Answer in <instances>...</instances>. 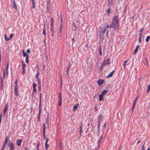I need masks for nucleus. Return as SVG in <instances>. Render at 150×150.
Masks as SVG:
<instances>
[{"instance_id":"f257e3e1","label":"nucleus","mask_w":150,"mask_h":150,"mask_svg":"<svg viewBox=\"0 0 150 150\" xmlns=\"http://www.w3.org/2000/svg\"><path fill=\"white\" fill-rule=\"evenodd\" d=\"M119 23L118 16L116 15L114 17L112 22L110 24V28H113L114 30H118L120 26Z\"/></svg>"},{"instance_id":"f03ea898","label":"nucleus","mask_w":150,"mask_h":150,"mask_svg":"<svg viewBox=\"0 0 150 150\" xmlns=\"http://www.w3.org/2000/svg\"><path fill=\"white\" fill-rule=\"evenodd\" d=\"M110 63V59H108L107 60L105 61V62L103 63L101 65V70H102L103 69L105 65H108Z\"/></svg>"},{"instance_id":"7ed1b4c3","label":"nucleus","mask_w":150,"mask_h":150,"mask_svg":"<svg viewBox=\"0 0 150 150\" xmlns=\"http://www.w3.org/2000/svg\"><path fill=\"white\" fill-rule=\"evenodd\" d=\"M18 80H17L15 82V86L14 88V94L15 95L17 96H18L19 94L18 92V86H17Z\"/></svg>"},{"instance_id":"20e7f679","label":"nucleus","mask_w":150,"mask_h":150,"mask_svg":"<svg viewBox=\"0 0 150 150\" xmlns=\"http://www.w3.org/2000/svg\"><path fill=\"white\" fill-rule=\"evenodd\" d=\"M99 119H98V132H99L100 131V122L101 121L102 116L101 115H100L99 116Z\"/></svg>"},{"instance_id":"39448f33","label":"nucleus","mask_w":150,"mask_h":150,"mask_svg":"<svg viewBox=\"0 0 150 150\" xmlns=\"http://www.w3.org/2000/svg\"><path fill=\"white\" fill-rule=\"evenodd\" d=\"M8 145L10 147L9 150H15L14 144L13 142H9L8 144Z\"/></svg>"},{"instance_id":"423d86ee","label":"nucleus","mask_w":150,"mask_h":150,"mask_svg":"<svg viewBox=\"0 0 150 150\" xmlns=\"http://www.w3.org/2000/svg\"><path fill=\"white\" fill-rule=\"evenodd\" d=\"M61 19V22L60 23V28H59V32L60 33H61L62 32L63 30V19L62 17L60 18Z\"/></svg>"},{"instance_id":"0eeeda50","label":"nucleus","mask_w":150,"mask_h":150,"mask_svg":"<svg viewBox=\"0 0 150 150\" xmlns=\"http://www.w3.org/2000/svg\"><path fill=\"white\" fill-rule=\"evenodd\" d=\"M103 135H101L100 137L98 139V147H99L100 146V143L101 142V141L102 140V139H103Z\"/></svg>"},{"instance_id":"6e6552de","label":"nucleus","mask_w":150,"mask_h":150,"mask_svg":"<svg viewBox=\"0 0 150 150\" xmlns=\"http://www.w3.org/2000/svg\"><path fill=\"white\" fill-rule=\"evenodd\" d=\"M22 141V139H17L16 140V143L18 146H20L21 145V143Z\"/></svg>"},{"instance_id":"1a4fd4ad","label":"nucleus","mask_w":150,"mask_h":150,"mask_svg":"<svg viewBox=\"0 0 150 150\" xmlns=\"http://www.w3.org/2000/svg\"><path fill=\"white\" fill-rule=\"evenodd\" d=\"M104 82V81L102 79L99 80L97 81V83L98 85H101Z\"/></svg>"},{"instance_id":"9d476101","label":"nucleus","mask_w":150,"mask_h":150,"mask_svg":"<svg viewBox=\"0 0 150 150\" xmlns=\"http://www.w3.org/2000/svg\"><path fill=\"white\" fill-rule=\"evenodd\" d=\"M139 97H137V98L136 99H135L134 100V103H133V106H132V111H133L135 107V105H136V101H137V99Z\"/></svg>"},{"instance_id":"9b49d317","label":"nucleus","mask_w":150,"mask_h":150,"mask_svg":"<svg viewBox=\"0 0 150 150\" xmlns=\"http://www.w3.org/2000/svg\"><path fill=\"white\" fill-rule=\"evenodd\" d=\"M79 133L80 135H81V134L83 130V125L82 123L81 124V125H80L79 127Z\"/></svg>"},{"instance_id":"f8f14e48","label":"nucleus","mask_w":150,"mask_h":150,"mask_svg":"<svg viewBox=\"0 0 150 150\" xmlns=\"http://www.w3.org/2000/svg\"><path fill=\"white\" fill-rule=\"evenodd\" d=\"M115 72V71L114 70H113L112 71V72H111L109 75H108L107 76L106 78H110L112 77L114 74V73Z\"/></svg>"},{"instance_id":"ddd939ff","label":"nucleus","mask_w":150,"mask_h":150,"mask_svg":"<svg viewBox=\"0 0 150 150\" xmlns=\"http://www.w3.org/2000/svg\"><path fill=\"white\" fill-rule=\"evenodd\" d=\"M48 141V139L46 138V140L45 142V149L46 150H47V148L49 147V144H47Z\"/></svg>"},{"instance_id":"4468645a","label":"nucleus","mask_w":150,"mask_h":150,"mask_svg":"<svg viewBox=\"0 0 150 150\" xmlns=\"http://www.w3.org/2000/svg\"><path fill=\"white\" fill-rule=\"evenodd\" d=\"M109 92V91L107 90H105L104 91H103L102 92V93L101 94V95L103 96H104L106 94Z\"/></svg>"},{"instance_id":"2eb2a0df","label":"nucleus","mask_w":150,"mask_h":150,"mask_svg":"<svg viewBox=\"0 0 150 150\" xmlns=\"http://www.w3.org/2000/svg\"><path fill=\"white\" fill-rule=\"evenodd\" d=\"M36 84L34 83L33 84V91H37L36 89Z\"/></svg>"},{"instance_id":"dca6fc26","label":"nucleus","mask_w":150,"mask_h":150,"mask_svg":"<svg viewBox=\"0 0 150 150\" xmlns=\"http://www.w3.org/2000/svg\"><path fill=\"white\" fill-rule=\"evenodd\" d=\"M79 105V104H77L76 105H74L73 107V110L74 111H75L77 109Z\"/></svg>"},{"instance_id":"f3484780","label":"nucleus","mask_w":150,"mask_h":150,"mask_svg":"<svg viewBox=\"0 0 150 150\" xmlns=\"http://www.w3.org/2000/svg\"><path fill=\"white\" fill-rule=\"evenodd\" d=\"M108 122H105L103 127V131H104L106 129V126L107 125V124H108Z\"/></svg>"},{"instance_id":"a211bd4d","label":"nucleus","mask_w":150,"mask_h":150,"mask_svg":"<svg viewBox=\"0 0 150 150\" xmlns=\"http://www.w3.org/2000/svg\"><path fill=\"white\" fill-rule=\"evenodd\" d=\"M13 7L15 9H16V10H17V8L16 6V2L15 0H14L13 1Z\"/></svg>"},{"instance_id":"6ab92c4d","label":"nucleus","mask_w":150,"mask_h":150,"mask_svg":"<svg viewBox=\"0 0 150 150\" xmlns=\"http://www.w3.org/2000/svg\"><path fill=\"white\" fill-rule=\"evenodd\" d=\"M8 108L6 106H5V108L3 111V114L5 115L6 114V112H7Z\"/></svg>"},{"instance_id":"aec40b11","label":"nucleus","mask_w":150,"mask_h":150,"mask_svg":"<svg viewBox=\"0 0 150 150\" xmlns=\"http://www.w3.org/2000/svg\"><path fill=\"white\" fill-rule=\"evenodd\" d=\"M26 66V64L24 63V61H23L22 65V69L25 70V68Z\"/></svg>"},{"instance_id":"412c9836","label":"nucleus","mask_w":150,"mask_h":150,"mask_svg":"<svg viewBox=\"0 0 150 150\" xmlns=\"http://www.w3.org/2000/svg\"><path fill=\"white\" fill-rule=\"evenodd\" d=\"M103 95H101V94H100V95L99 96V100L100 101H102L103 98Z\"/></svg>"},{"instance_id":"4be33fe9","label":"nucleus","mask_w":150,"mask_h":150,"mask_svg":"<svg viewBox=\"0 0 150 150\" xmlns=\"http://www.w3.org/2000/svg\"><path fill=\"white\" fill-rule=\"evenodd\" d=\"M99 53L100 56H101L102 55V50L101 47H100L99 48Z\"/></svg>"},{"instance_id":"5701e85b","label":"nucleus","mask_w":150,"mask_h":150,"mask_svg":"<svg viewBox=\"0 0 150 150\" xmlns=\"http://www.w3.org/2000/svg\"><path fill=\"white\" fill-rule=\"evenodd\" d=\"M40 145V142H38L37 144L36 149L37 150H40L39 147Z\"/></svg>"},{"instance_id":"b1692460","label":"nucleus","mask_w":150,"mask_h":150,"mask_svg":"<svg viewBox=\"0 0 150 150\" xmlns=\"http://www.w3.org/2000/svg\"><path fill=\"white\" fill-rule=\"evenodd\" d=\"M37 92V91H33H33H32V100L33 101H34L33 100V97L34 95Z\"/></svg>"},{"instance_id":"393cba45","label":"nucleus","mask_w":150,"mask_h":150,"mask_svg":"<svg viewBox=\"0 0 150 150\" xmlns=\"http://www.w3.org/2000/svg\"><path fill=\"white\" fill-rule=\"evenodd\" d=\"M39 73L38 72L35 76V78L37 80L39 79Z\"/></svg>"},{"instance_id":"a878e982","label":"nucleus","mask_w":150,"mask_h":150,"mask_svg":"<svg viewBox=\"0 0 150 150\" xmlns=\"http://www.w3.org/2000/svg\"><path fill=\"white\" fill-rule=\"evenodd\" d=\"M128 60H127L124 61L123 64V67H124V68H125L126 66V63L127 62H128Z\"/></svg>"},{"instance_id":"bb28decb","label":"nucleus","mask_w":150,"mask_h":150,"mask_svg":"<svg viewBox=\"0 0 150 150\" xmlns=\"http://www.w3.org/2000/svg\"><path fill=\"white\" fill-rule=\"evenodd\" d=\"M59 101H62V95L61 93H59Z\"/></svg>"},{"instance_id":"cd10ccee","label":"nucleus","mask_w":150,"mask_h":150,"mask_svg":"<svg viewBox=\"0 0 150 150\" xmlns=\"http://www.w3.org/2000/svg\"><path fill=\"white\" fill-rule=\"evenodd\" d=\"M150 39V36H147L146 39V42H149Z\"/></svg>"},{"instance_id":"c85d7f7f","label":"nucleus","mask_w":150,"mask_h":150,"mask_svg":"<svg viewBox=\"0 0 150 150\" xmlns=\"http://www.w3.org/2000/svg\"><path fill=\"white\" fill-rule=\"evenodd\" d=\"M4 36H5V40L6 41H8L10 40V39H9V38H8L7 37V36H6V35H4Z\"/></svg>"},{"instance_id":"c756f323","label":"nucleus","mask_w":150,"mask_h":150,"mask_svg":"<svg viewBox=\"0 0 150 150\" xmlns=\"http://www.w3.org/2000/svg\"><path fill=\"white\" fill-rule=\"evenodd\" d=\"M23 56L26 57H29V55L26 52L23 54Z\"/></svg>"},{"instance_id":"7c9ffc66","label":"nucleus","mask_w":150,"mask_h":150,"mask_svg":"<svg viewBox=\"0 0 150 150\" xmlns=\"http://www.w3.org/2000/svg\"><path fill=\"white\" fill-rule=\"evenodd\" d=\"M43 133H45V130L46 129V126L45 125V124H43Z\"/></svg>"},{"instance_id":"2f4dec72","label":"nucleus","mask_w":150,"mask_h":150,"mask_svg":"<svg viewBox=\"0 0 150 150\" xmlns=\"http://www.w3.org/2000/svg\"><path fill=\"white\" fill-rule=\"evenodd\" d=\"M28 58L29 57H27L25 58V62L26 63L28 64L29 63Z\"/></svg>"},{"instance_id":"473e14b6","label":"nucleus","mask_w":150,"mask_h":150,"mask_svg":"<svg viewBox=\"0 0 150 150\" xmlns=\"http://www.w3.org/2000/svg\"><path fill=\"white\" fill-rule=\"evenodd\" d=\"M42 94L40 93V94L39 96H40V103H41V101H42Z\"/></svg>"},{"instance_id":"72a5a7b5","label":"nucleus","mask_w":150,"mask_h":150,"mask_svg":"<svg viewBox=\"0 0 150 150\" xmlns=\"http://www.w3.org/2000/svg\"><path fill=\"white\" fill-rule=\"evenodd\" d=\"M13 36L14 35L13 34H10V38H9V39H10V40L13 37Z\"/></svg>"},{"instance_id":"f704fd0d","label":"nucleus","mask_w":150,"mask_h":150,"mask_svg":"<svg viewBox=\"0 0 150 150\" xmlns=\"http://www.w3.org/2000/svg\"><path fill=\"white\" fill-rule=\"evenodd\" d=\"M7 139H8V137H7L5 139V143H4L5 145H6L7 144Z\"/></svg>"},{"instance_id":"c9c22d12","label":"nucleus","mask_w":150,"mask_h":150,"mask_svg":"<svg viewBox=\"0 0 150 150\" xmlns=\"http://www.w3.org/2000/svg\"><path fill=\"white\" fill-rule=\"evenodd\" d=\"M43 33L44 35L45 36L46 35V33L45 32V28H44V29L43 30Z\"/></svg>"},{"instance_id":"e433bc0d","label":"nucleus","mask_w":150,"mask_h":150,"mask_svg":"<svg viewBox=\"0 0 150 150\" xmlns=\"http://www.w3.org/2000/svg\"><path fill=\"white\" fill-rule=\"evenodd\" d=\"M142 37H139V42H142Z\"/></svg>"},{"instance_id":"4c0bfd02","label":"nucleus","mask_w":150,"mask_h":150,"mask_svg":"<svg viewBox=\"0 0 150 150\" xmlns=\"http://www.w3.org/2000/svg\"><path fill=\"white\" fill-rule=\"evenodd\" d=\"M9 68V63H8L6 66V71H8Z\"/></svg>"},{"instance_id":"58836bf2","label":"nucleus","mask_w":150,"mask_h":150,"mask_svg":"<svg viewBox=\"0 0 150 150\" xmlns=\"http://www.w3.org/2000/svg\"><path fill=\"white\" fill-rule=\"evenodd\" d=\"M49 120V116L48 115L47 116V118L46 119V121L47 122H48Z\"/></svg>"},{"instance_id":"ea45409f","label":"nucleus","mask_w":150,"mask_h":150,"mask_svg":"<svg viewBox=\"0 0 150 150\" xmlns=\"http://www.w3.org/2000/svg\"><path fill=\"white\" fill-rule=\"evenodd\" d=\"M138 49H137V48H136L135 50H134V54H135L138 51Z\"/></svg>"},{"instance_id":"a19ab883","label":"nucleus","mask_w":150,"mask_h":150,"mask_svg":"<svg viewBox=\"0 0 150 150\" xmlns=\"http://www.w3.org/2000/svg\"><path fill=\"white\" fill-rule=\"evenodd\" d=\"M38 81V83L39 85H41V83L40 80V79L37 80Z\"/></svg>"},{"instance_id":"79ce46f5","label":"nucleus","mask_w":150,"mask_h":150,"mask_svg":"<svg viewBox=\"0 0 150 150\" xmlns=\"http://www.w3.org/2000/svg\"><path fill=\"white\" fill-rule=\"evenodd\" d=\"M53 18H52L51 20V25L52 27L53 26Z\"/></svg>"},{"instance_id":"37998d69","label":"nucleus","mask_w":150,"mask_h":150,"mask_svg":"<svg viewBox=\"0 0 150 150\" xmlns=\"http://www.w3.org/2000/svg\"><path fill=\"white\" fill-rule=\"evenodd\" d=\"M70 66H69L68 67L67 70V72H69V68H70Z\"/></svg>"},{"instance_id":"c03bdc74","label":"nucleus","mask_w":150,"mask_h":150,"mask_svg":"<svg viewBox=\"0 0 150 150\" xmlns=\"http://www.w3.org/2000/svg\"><path fill=\"white\" fill-rule=\"evenodd\" d=\"M22 73L23 75L25 74V70H22Z\"/></svg>"},{"instance_id":"a18cd8bd","label":"nucleus","mask_w":150,"mask_h":150,"mask_svg":"<svg viewBox=\"0 0 150 150\" xmlns=\"http://www.w3.org/2000/svg\"><path fill=\"white\" fill-rule=\"evenodd\" d=\"M141 150H145L144 148V145H143L142 147Z\"/></svg>"},{"instance_id":"49530a36","label":"nucleus","mask_w":150,"mask_h":150,"mask_svg":"<svg viewBox=\"0 0 150 150\" xmlns=\"http://www.w3.org/2000/svg\"><path fill=\"white\" fill-rule=\"evenodd\" d=\"M27 52L28 53H30V49H28L27 50Z\"/></svg>"},{"instance_id":"de8ad7c7","label":"nucleus","mask_w":150,"mask_h":150,"mask_svg":"<svg viewBox=\"0 0 150 150\" xmlns=\"http://www.w3.org/2000/svg\"><path fill=\"white\" fill-rule=\"evenodd\" d=\"M38 87L39 90L40 91L41 90V85H39Z\"/></svg>"},{"instance_id":"09e8293b","label":"nucleus","mask_w":150,"mask_h":150,"mask_svg":"<svg viewBox=\"0 0 150 150\" xmlns=\"http://www.w3.org/2000/svg\"><path fill=\"white\" fill-rule=\"evenodd\" d=\"M32 4H35V0L32 1Z\"/></svg>"},{"instance_id":"8fccbe9b","label":"nucleus","mask_w":150,"mask_h":150,"mask_svg":"<svg viewBox=\"0 0 150 150\" xmlns=\"http://www.w3.org/2000/svg\"><path fill=\"white\" fill-rule=\"evenodd\" d=\"M110 9H108L107 10V12L108 13H110Z\"/></svg>"},{"instance_id":"3c124183","label":"nucleus","mask_w":150,"mask_h":150,"mask_svg":"<svg viewBox=\"0 0 150 150\" xmlns=\"http://www.w3.org/2000/svg\"><path fill=\"white\" fill-rule=\"evenodd\" d=\"M59 106H61L62 105V101H59Z\"/></svg>"},{"instance_id":"603ef678","label":"nucleus","mask_w":150,"mask_h":150,"mask_svg":"<svg viewBox=\"0 0 150 150\" xmlns=\"http://www.w3.org/2000/svg\"><path fill=\"white\" fill-rule=\"evenodd\" d=\"M35 4H33L32 8L34 9L35 8Z\"/></svg>"},{"instance_id":"864d4df0","label":"nucleus","mask_w":150,"mask_h":150,"mask_svg":"<svg viewBox=\"0 0 150 150\" xmlns=\"http://www.w3.org/2000/svg\"><path fill=\"white\" fill-rule=\"evenodd\" d=\"M43 136H44V139H46V136H45V133H43Z\"/></svg>"},{"instance_id":"5fc2aeb1","label":"nucleus","mask_w":150,"mask_h":150,"mask_svg":"<svg viewBox=\"0 0 150 150\" xmlns=\"http://www.w3.org/2000/svg\"><path fill=\"white\" fill-rule=\"evenodd\" d=\"M41 103H40V102L39 109H41Z\"/></svg>"},{"instance_id":"6e6d98bb","label":"nucleus","mask_w":150,"mask_h":150,"mask_svg":"<svg viewBox=\"0 0 150 150\" xmlns=\"http://www.w3.org/2000/svg\"><path fill=\"white\" fill-rule=\"evenodd\" d=\"M74 42V38H73L72 39V44H73V43Z\"/></svg>"},{"instance_id":"4d7b16f0","label":"nucleus","mask_w":150,"mask_h":150,"mask_svg":"<svg viewBox=\"0 0 150 150\" xmlns=\"http://www.w3.org/2000/svg\"><path fill=\"white\" fill-rule=\"evenodd\" d=\"M1 53H0V63H1Z\"/></svg>"},{"instance_id":"13d9d810","label":"nucleus","mask_w":150,"mask_h":150,"mask_svg":"<svg viewBox=\"0 0 150 150\" xmlns=\"http://www.w3.org/2000/svg\"><path fill=\"white\" fill-rule=\"evenodd\" d=\"M139 37H142V33H141L139 34Z\"/></svg>"},{"instance_id":"bf43d9fd","label":"nucleus","mask_w":150,"mask_h":150,"mask_svg":"<svg viewBox=\"0 0 150 150\" xmlns=\"http://www.w3.org/2000/svg\"><path fill=\"white\" fill-rule=\"evenodd\" d=\"M110 25H109L108 24V25H107V27H106V28H107V27H108V28H110Z\"/></svg>"},{"instance_id":"052dcab7","label":"nucleus","mask_w":150,"mask_h":150,"mask_svg":"<svg viewBox=\"0 0 150 150\" xmlns=\"http://www.w3.org/2000/svg\"><path fill=\"white\" fill-rule=\"evenodd\" d=\"M41 109H39V113H41Z\"/></svg>"},{"instance_id":"680f3d73","label":"nucleus","mask_w":150,"mask_h":150,"mask_svg":"<svg viewBox=\"0 0 150 150\" xmlns=\"http://www.w3.org/2000/svg\"><path fill=\"white\" fill-rule=\"evenodd\" d=\"M143 29L142 28L141 29H140V30H139V32H140L141 33H142V31H143Z\"/></svg>"},{"instance_id":"e2e57ef3","label":"nucleus","mask_w":150,"mask_h":150,"mask_svg":"<svg viewBox=\"0 0 150 150\" xmlns=\"http://www.w3.org/2000/svg\"><path fill=\"white\" fill-rule=\"evenodd\" d=\"M148 89L149 90H150V85H149L148 86Z\"/></svg>"},{"instance_id":"0e129e2a","label":"nucleus","mask_w":150,"mask_h":150,"mask_svg":"<svg viewBox=\"0 0 150 150\" xmlns=\"http://www.w3.org/2000/svg\"><path fill=\"white\" fill-rule=\"evenodd\" d=\"M24 149H25V150H28V148L27 147H25V148H24Z\"/></svg>"},{"instance_id":"69168bd1","label":"nucleus","mask_w":150,"mask_h":150,"mask_svg":"<svg viewBox=\"0 0 150 150\" xmlns=\"http://www.w3.org/2000/svg\"><path fill=\"white\" fill-rule=\"evenodd\" d=\"M106 29H105L104 31H103V34L105 33V31H106Z\"/></svg>"},{"instance_id":"338daca9","label":"nucleus","mask_w":150,"mask_h":150,"mask_svg":"<svg viewBox=\"0 0 150 150\" xmlns=\"http://www.w3.org/2000/svg\"><path fill=\"white\" fill-rule=\"evenodd\" d=\"M25 51L24 50H23L22 51V53L23 54L25 53Z\"/></svg>"},{"instance_id":"774afa93","label":"nucleus","mask_w":150,"mask_h":150,"mask_svg":"<svg viewBox=\"0 0 150 150\" xmlns=\"http://www.w3.org/2000/svg\"><path fill=\"white\" fill-rule=\"evenodd\" d=\"M8 71H6V75H8Z\"/></svg>"}]
</instances>
